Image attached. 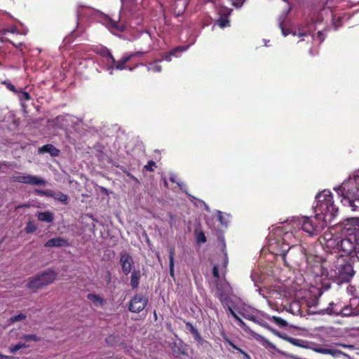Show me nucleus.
<instances>
[{"label": "nucleus", "instance_id": "c03bdc74", "mask_svg": "<svg viewBox=\"0 0 359 359\" xmlns=\"http://www.w3.org/2000/svg\"><path fill=\"white\" fill-rule=\"evenodd\" d=\"M145 53H146V52L137 51V52H134V53H132L128 55V56L130 57V60H132L133 57H135L143 56Z\"/></svg>", "mask_w": 359, "mask_h": 359}, {"label": "nucleus", "instance_id": "49530a36", "mask_svg": "<svg viewBox=\"0 0 359 359\" xmlns=\"http://www.w3.org/2000/svg\"><path fill=\"white\" fill-rule=\"evenodd\" d=\"M237 323L238 325L243 329L245 331H248L249 330V327L247 326V325L245 323V322L241 319L240 318L238 321H237Z\"/></svg>", "mask_w": 359, "mask_h": 359}, {"label": "nucleus", "instance_id": "473e14b6", "mask_svg": "<svg viewBox=\"0 0 359 359\" xmlns=\"http://www.w3.org/2000/svg\"><path fill=\"white\" fill-rule=\"evenodd\" d=\"M37 227L33 221H29L25 228V231L27 233H34L36 230Z\"/></svg>", "mask_w": 359, "mask_h": 359}, {"label": "nucleus", "instance_id": "4be33fe9", "mask_svg": "<svg viewBox=\"0 0 359 359\" xmlns=\"http://www.w3.org/2000/svg\"><path fill=\"white\" fill-rule=\"evenodd\" d=\"M287 311L290 312L294 316H302L300 304L298 301L292 302L287 309Z\"/></svg>", "mask_w": 359, "mask_h": 359}, {"label": "nucleus", "instance_id": "aec40b11", "mask_svg": "<svg viewBox=\"0 0 359 359\" xmlns=\"http://www.w3.org/2000/svg\"><path fill=\"white\" fill-rule=\"evenodd\" d=\"M352 227L351 229L354 236V239L356 241V247H358V252L359 253V218H352Z\"/></svg>", "mask_w": 359, "mask_h": 359}, {"label": "nucleus", "instance_id": "423d86ee", "mask_svg": "<svg viewBox=\"0 0 359 359\" xmlns=\"http://www.w3.org/2000/svg\"><path fill=\"white\" fill-rule=\"evenodd\" d=\"M57 276V272L53 270H48L41 274L29 278L27 287L33 292H36L38 290L53 283Z\"/></svg>", "mask_w": 359, "mask_h": 359}, {"label": "nucleus", "instance_id": "f704fd0d", "mask_svg": "<svg viewBox=\"0 0 359 359\" xmlns=\"http://www.w3.org/2000/svg\"><path fill=\"white\" fill-rule=\"evenodd\" d=\"M18 93H19V99L20 101H28L31 100L30 95L26 92L22 90V89L19 90Z\"/></svg>", "mask_w": 359, "mask_h": 359}, {"label": "nucleus", "instance_id": "3c124183", "mask_svg": "<svg viewBox=\"0 0 359 359\" xmlns=\"http://www.w3.org/2000/svg\"><path fill=\"white\" fill-rule=\"evenodd\" d=\"M285 18H286V15H284V16L283 17L282 21L279 23V27H280V28L281 29V30H282V32H283V35H285V36H286V35L287 34L285 32V29H284V27H283V21H284V20L285 19Z\"/></svg>", "mask_w": 359, "mask_h": 359}, {"label": "nucleus", "instance_id": "e2e57ef3", "mask_svg": "<svg viewBox=\"0 0 359 359\" xmlns=\"http://www.w3.org/2000/svg\"><path fill=\"white\" fill-rule=\"evenodd\" d=\"M154 314L155 318H156V311H154Z\"/></svg>", "mask_w": 359, "mask_h": 359}, {"label": "nucleus", "instance_id": "13d9d810", "mask_svg": "<svg viewBox=\"0 0 359 359\" xmlns=\"http://www.w3.org/2000/svg\"><path fill=\"white\" fill-rule=\"evenodd\" d=\"M0 359H11V358L8 355H3L2 353H0Z\"/></svg>", "mask_w": 359, "mask_h": 359}, {"label": "nucleus", "instance_id": "1a4fd4ad", "mask_svg": "<svg viewBox=\"0 0 359 359\" xmlns=\"http://www.w3.org/2000/svg\"><path fill=\"white\" fill-rule=\"evenodd\" d=\"M17 175H13L11 177V181L13 182H19L27 184L33 186H43L46 182L45 180L31 175H22L20 172H16Z\"/></svg>", "mask_w": 359, "mask_h": 359}, {"label": "nucleus", "instance_id": "5fc2aeb1", "mask_svg": "<svg viewBox=\"0 0 359 359\" xmlns=\"http://www.w3.org/2000/svg\"><path fill=\"white\" fill-rule=\"evenodd\" d=\"M307 34H308V33H307V32H299L297 33V35H298L299 36H306V35H307ZM294 34H297V33H294Z\"/></svg>", "mask_w": 359, "mask_h": 359}, {"label": "nucleus", "instance_id": "b1692460", "mask_svg": "<svg viewBox=\"0 0 359 359\" xmlns=\"http://www.w3.org/2000/svg\"><path fill=\"white\" fill-rule=\"evenodd\" d=\"M38 219L41 222H46L48 223L53 222L54 219L53 214L50 212L46 211L39 212L38 215Z\"/></svg>", "mask_w": 359, "mask_h": 359}, {"label": "nucleus", "instance_id": "6ab92c4d", "mask_svg": "<svg viewBox=\"0 0 359 359\" xmlns=\"http://www.w3.org/2000/svg\"><path fill=\"white\" fill-rule=\"evenodd\" d=\"M39 153H48L51 156H57L60 154V150L57 149L54 145L47 144L39 149Z\"/></svg>", "mask_w": 359, "mask_h": 359}, {"label": "nucleus", "instance_id": "58836bf2", "mask_svg": "<svg viewBox=\"0 0 359 359\" xmlns=\"http://www.w3.org/2000/svg\"><path fill=\"white\" fill-rule=\"evenodd\" d=\"M144 168L147 171L153 172L154 168H156V163L154 161H149Z\"/></svg>", "mask_w": 359, "mask_h": 359}, {"label": "nucleus", "instance_id": "2f4dec72", "mask_svg": "<svg viewBox=\"0 0 359 359\" xmlns=\"http://www.w3.org/2000/svg\"><path fill=\"white\" fill-rule=\"evenodd\" d=\"M29 347V345L26 344L25 343H18L15 345L11 346L9 348V351L11 353H15L18 350L22 348H27Z\"/></svg>", "mask_w": 359, "mask_h": 359}, {"label": "nucleus", "instance_id": "412c9836", "mask_svg": "<svg viewBox=\"0 0 359 359\" xmlns=\"http://www.w3.org/2000/svg\"><path fill=\"white\" fill-rule=\"evenodd\" d=\"M141 278V273L140 270H134L130 276V285L133 289H136Z\"/></svg>", "mask_w": 359, "mask_h": 359}, {"label": "nucleus", "instance_id": "6e6552de", "mask_svg": "<svg viewBox=\"0 0 359 359\" xmlns=\"http://www.w3.org/2000/svg\"><path fill=\"white\" fill-rule=\"evenodd\" d=\"M342 252L344 255H351L352 252L358 253V247H356V241L351 228L347 229V234L344 238L340 237L339 252Z\"/></svg>", "mask_w": 359, "mask_h": 359}, {"label": "nucleus", "instance_id": "37998d69", "mask_svg": "<svg viewBox=\"0 0 359 359\" xmlns=\"http://www.w3.org/2000/svg\"><path fill=\"white\" fill-rule=\"evenodd\" d=\"M224 342L226 343L229 346L232 347L233 349L238 351L239 352L240 348H238L237 346H236L228 337H225L224 339Z\"/></svg>", "mask_w": 359, "mask_h": 359}, {"label": "nucleus", "instance_id": "864d4df0", "mask_svg": "<svg viewBox=\"0 0 359 359\" xmlns=\"http://www.w3.org/2000/svg\"><path fill=\"white\" fill-rule=\"evenodd\" d=\"M108 62H110L113 65L116 62V60L114 57L112 55L111 53L109 54V55L107 57Z\"/></svg>", "mask_w": 359, "mask_h": 359}, {"label": "nucleus", "instance_id": "c85d7f7f", "mask_svg": "<svg viewBox=\"0 0 359 359\" xmlns=\"http://www.w3.org/2000/svg\"><path fill=\"white\" fill-rule=\"evenodd\" d=\"M87 298L94 304H102L104 302V300L102 297L93 293L88 294L87 295Z\"/></svg>", "mask_w": 359, "mask_h": 359}, {"label": "nucleus", "instance_id": "6e6d98bb", "mask_svg": "<svg viewBox=\"0 0 359 359\" xmlns=\"http://www.w3.org/2000/svg\"><path fill=\"white\" fill-rule=\"evenodd\" d=\"M100 191H101V192L102 194H107V195L108 194V190L106 188H104V187H100Z\"/></svg>", "mask_w": 359, "mask_h": 359}, {"label": "nucleus", "instance_id": "4468645a", "mask_svg": "<svg viewBox=\"0 0 359 359\" xmlns=\"http://www.w3.org/2000/svg\"><path fill=\"white\" fill-rule=\"evenodd\" d=\"M170 347L173 355L177 357L187 355L186 344L180 339L172 342Z\"/></svg>", "mask_w": 359, "mask_h": 359}, {"label": "nucleus", "instance_id": "e433bc0d", "mask_svg": "<svg viewBox=\"0 0 359 359\" xmlns=\"http://www.w3.org/2000/svg\"><path fill=\"white\" fill-rule=\"evenodd\" d=\"M217 25L221 28H224L229 25V20L226 17H221L217 20Z\"/></svg>", "mask_w": 359, "mask_h": 359}, {"label": "nucleus", "instance_id": "c9c22d12", "mask_svg": "<svg viewBox=\"0 0 359 359\" xmlns=\"http://www.w3.org/2000/svg\"><path fill=\"white\" fill-rule=\"evenodd\" d=\"M273 321L280 327H285L287 325V322L280 317L273 316Z\"/></svg>", "mask_w": 359, "mask_h": 359}, {"label": "nucleus", "instance_id": "bf43d9fd", "mask_svg": "<svg viewBox=\"0 0 359 359\" xmlns=\"http://www.w3.org/2000/svg\"><path fill=\"white\" fill-rule=\"evenodd\" d=\"M168 216H169L170 219H171V221H173L175 219V216L172 213H170V212L168 213Z\"/></svg>", "mask_w": 359, "mask_h": 359}, {"label": "nucleus", "instance_id": "f3484780", "mask_svg": "<svg viewBox=\"0 0 359 359\" xmlns=\"http://www.w3.org/2000/svg\"><path fill=\"white\" fill-rule=\"evenodd\" d=\"M69 243L66 239H64L60 237L53 238L48 240L45 244L44 246L46 248H53V247H66L68 246Z\"/></svg>", "mask_w": 359, "mask_h": 359}, {"label": "nucleus", "instance_id": "a18cd8bd", "mask_svg": "<svg viewBox=\"0 0 359 359\" xmlns=\"http://www.w3.org/2000/svg\"><path fill=\"white\" fill-rule=\"evenodd\" d=\"M235 7H241L245 0H229Z\"/></svg>", "mask_w": 359, "mask_h": 359}, {"label": "nucleus", "instance_id": "0e129e2a", "mask_svg": "<svg viewBox=\"0 0 359 359\" xmlns=\"http://www.w3.org/2000/svg\"><path fill=\"white\" fill-rule=\"evenodd\" d=\"M133 177V179H134V180L137 181V180L135 178V177Z\"/></svg>", "mask_w": 359, "mask_h": 359}, {"label": "nucleus", "instance_id": "f03ea898", "mask_svg": "<svg viewBox=\"0 0 359 359\" xmlns=\"http://www.w3.org/2000/svg\"><path fill=\"white\" fill-rule=\"evenodd\" d=\"M325 266H327V278L338 283H347L354 276L355 271L350 259L339 254L325 255Z\"/></svg>", "mask_w": 359, "mask_h": 359}, {"label": "nucleus", "instance_id": "5701e85b", "mask_svg": "<svg viewBox=\"0 0 359 359\" xmlns=\"http://www.w3.org/2000/svg\"><path fill=\"white\" fill-rule=\"evenodd\" d=\"M161 61L162 60H158L149 63L147 66V71L154 73L161 72L162 71V67L158 63Z\"/></svg>", "mask_w": 359, "mask_h": 359}, {"label": "nucleus", "instance_id": "dca6fc26", "mask_svg": "<svg viewBox=\"0 0 359 359\" xmlns=\"http://www.w3.org/2000/svg\"><path fill=\"white\" fill-rule=\"evenodd\" d=\"M313 350L316 353L322 354H329L334 357H338L339 355L342 354V352L337 349L332 348L328 346H321L320 345L313 347Z\"/></svg>", "mask_w": 359, "mask_h": 359}, {"label": "nucleus", "instance_id": "cd10ccee", "mask_svg": "<svg viewBox=\"0 0 359 359\" xmlns=\"http://www.w3.org/2000/svg\"><path fill=\"white\" fill-rule=\"evenodd\" d=\"M14 32H15V29H12V30L4 29V30H3L2 32H1V35L2 36H0V40L1 41H8L10 43L13 44L15 47H20L22 45L21 43H19L18 44H16V43H13V41H10L8 39L5 38L4 36L6 35L8 33H14Z\"/></svg>", "mask_w": 359, "mask_h": 359}, {"label": "nucleus", "instance_id": "20e7f679", "mask_svg": "<svg viewBox=\"0 0 359 359\" xmlns=\"http://www.w3.org/2000/svg\"><path fill=\"white\" fill-rule=\"evenodd\" d=\"M338 194H341V202L348 206L353 211H359V176L344 182L338 188Z\"/></svg>", "mask_w": 359, "mask_h": 359}, {"label": "nucleus", "instance_id": "ddd939ff", "mask_svg": "<svg viewBox=\"0 0 359 359\" xmlns=\"http://www.w3.org/2000/svg\"><path fill=\"white\" fill-rule=\"evenodd\" d=\"M106 25L107 28L111 30V32H121L125 30L126 25L124 22L120 20V17H118V20L112 19L109 17L106 18Z\"/></svg>", "mask_w": 359, "mask_h": 359}, {"label": "nucleus", "instance_id": "a878e982", "mask_svg": "<svg viewBox=\"0 0 359 359\" xmlns=\"http://www.w3.org/2000/svg\"><path fill=\"white\" fill-rule=\"evenodd\" d=\"M50 197L53 198L54 199H55L57 201H61L62 203H63L65 204L67 203V201L69 199L68 195L63 194L62 192H60V191L57 192V193H54L52 191H50Z\"/></svg>", "mask_w": 359, "mask_h": 359}, {"label": "nucleus", "instance_id": "f8f14e48", "mask_svg": "<svg viewBox=\"0 0 359 359\" xmlns=\"http://www.w3.org/2000/svg\"><path fill=\"white\" fill-rule=\"evenodd\" d=\"M120 264L125 275H128L132 270L134 263L133 257L127 252H122L120 255Z\"/></svg>", "mask_w": 359, "mask_h": 359}, {"label": "nucleus", "instance_id": "bb28decb", "mask_svg": "<svg viewBox=\"0 0 359 359\" xmlns=\"http://www.w3.org/2000/svg\"><path fill=\"white\" fill-rule=\"evenodd\" d=\"M175 248L170 247L169 250V271H170V275L172 277H174V257H175Z\"/></svg>", "mask_w": 359, "mask_h": 359}, {"label": "nucleus", "instance_id": "8fccbe9b", "mask_svg": "<svg viewBox=\"0 0 359 359\" xmlns=\"http://www.w3.org/2000/svg\"><path fill=\"white\" fill-rule=\"evenodd\" d=\"M231 305H228V306L225 307L226 309L229 312V313L232 316L233 318H234L237 314L235 313V311L233 310Z\"/></svg>", "mask_w": 359, "mask_h": 359}, {"label": "nucleus", "instance_id": "a211bd4d", "mask_svg": "<svg viewBox=\"0 0 359 359\" xmlns=\"http://www.w3.org/2000/svg\"><path fill=\"white\" fill-rule=\"evenodd\" d=\"M218 298L223 304L224 307H226L228 305L232 304V300L230 297V293L229 290L224 289H218Z\"/></svg>", "mask_w": 359, "mask_h": 359}, {"label": "nucleus", "instance_id": "052dcab7", "mask_svg": "<svg viewBox=\"0 0 359 359\" xmlns=\"http://www.w3.org/2000/svg\"><path fill=\"white\" fill-rule=\"evenodd\" d=\"M324 287H325V289H328L330 287V283H325L324 285H323Z\"/></svg>", "mask_w": 359, "mask_h": 359}, {"label": "nucleus", "instance_id": "4c0bfd02", "mask_svg": "<svg viewBox=\"0 0 359 359\" xmlns=\"http://www.w3.org/2000/svg\"><path fill=\"white\" fill-rule=\"evenodd\" d=\"M105 341L107 345L112 346L115 345L117 342V337L114 334L109 335L106 339Z\"/></svg>", "mask_w": 359, "mask_h": 359}, {"label": "nucleus", "instance_id": "2eb2a0df", "mask_svg": "<svg viewBox=\"0 0 359 359\" xmlns=\"http://www.w3.org/2000/svg\"><path fill=\"white\" fill-rule=\"evenodd\" d=\"M186 329L189 330L192 334L194 340L196 341L197 344L199 346H204L208 344V341H205L200 334L198 330L189 322H187L185 323Z\"/></svg>", "mask_w": 359, "mask_h": 359}, {"label": "nucleus", "instance_id": "680f3d73", "mask_svg": "<svg viewBox=\"0 0 359 359\" xmlns=\"http://www.w3.org/2000/svg\"><path fill=\"white\" fill-rule=\"evenodd\" d=\"M235 320L237 322L241 318L237 315L234 318Z\"/></svg>", "mask_w": 359, "mask_h": 359}, {"label": "nucleus", "instance_id": "9b49d317", "mask_svg": "<svg viewBox=\"0 0 359 359\" xmlns=\"http://www.w3.org/2000/svg\"><path fill=\"white\" fill-rule=\"evenodd\" d=\"M148 304V299L142 294H135L128 303V310L132 313H140Z\"/></svg>", "mask_w": 359, "mask_h": 359}, {"label": "nucleus", "instance_id": "393cba45", "mask_svg": "<svg viewBox=\"0 0 359 359\" xmlns=\"http://www.w3.org/2000/svg\"><path fill=\"white\" fill-rule=\"evenodd\" d=\"M130 60V57L127 55L123 56L121 60L116 61L114 67L118 70H123L126 68V63Z\"/></svg>", "mask_w": 359, "mask_h": 359}, {"label": "nucleus", "instance_id": "4d7b16f0", "mask_svg": "<svg viewBox=\"0 0 359 359\" xmlns=\"http://www.w3.org/2000/svg\"><path fill=\"white\" fill-rule=\"evenodd\" d=\"M288 341H289L290 342H291L292 344H295V345H297V342H296V341H297V339H296L289 338V339H288Z\"/></svg>", "mask_w": 359, "mask_h": 359}, {"label": "nucleus", "instance_id": "a19ab883", "mask_svg": "<svg viewBox=\"0 0 359 359\" xmlns=\"http://www.w3.org/2000/svg\"><path fill=\"white\" fill-rule=\"evenodd\" d=\"M34 193L36 195H39V196H48V197H50V190L36 189L34 191Z\"/></svg>", "mask_w": 359, "mask_h": 359}, {"label": "nucleus", "instance_id": "72a5a7b5", "mask_svg": "<svg viewBox=\"0 0 359 359\" xmlns=\"http://www.w3.org/2000/svg\"><path fill=\"white\" fill-rule=\"evenodd\" d=\"M21 338L27 341H33L36 342L41 341V338L36 334H23Z\"/></svg>", "mask_w": 359, "mask_h": 359}, {"label": "nucleus", "instance_id": "ea45409f", "mask_svg": "<svg viewBox=\"0 0 359 359\" xmlns=\"http://www.w3.org/2000/svg\"><path fill=\"white\" fill-rule=\"evenodd\" d=\"M196 241H197V243H198L206 242V241H207L206 236L203 231H200L197 233Z\"/></svg>", "mask_w": 359, "mask_h": 359}, {"label": "nucleus", "instance_id": "39448f33", "mask_svg": "<svg viewBox=\"0 0 359 359\" xmlns=\"http://www.w3.org/2000/svg\"><path fill=\"white\" fill-rule=\"evenodd\" d=\"M306 271L316 278H327V266H325V256L324 257L316 255H306Z\"/></svg>", "mask_w": 359, "mask_h": 359}, {"label": "nucleus", "instance_id": "de8ad7c7", "mask_svg": "<svg viewBox=\"0 0 359 359\" xmlns=\"http://www.w3.org/2000/svg\"><path fill=\"white\" fill-rule=\"evenodd\" d=\"M111 53L110 50L106 48H103L101 51H100V55L104 57H106L107 58L108 56L109 55V54Z\"/></svg>", "mask_w": 359, "mask_h": 359}, {"label": "nucleus", "instance_id": "0eeeda50", "mask_svg": "<svg viewBox=\"0 0 359 359\" xmlns=\"http://www.w3.org/2000/svg\"><path fill=\"white\" fill-rule=\"evenodd\" d=\"M340 236L331 232L325 231L320 242L327 254H339Z\"/></svg>", "mask_w": 359, "mask_h": 359}, {"label": "nucleus", "instance_id": "9d476101", "mask_svg": "<svg viewBox=\"0 0 359 359\" xmlns=\"http://www.w3.org/2000/svg\"><path fill=\"white\" fill-rule=\"evenodd\" d=\"M328 313H335L339 314L341 313L343 316H355L359 313V297H354L351 298L349 301V304L346 306H344L343 308L340 309L339 311L332 309L327 312Z\"/></svg>", "mask_w": 359, "mask_h": 359}, {"label": "nucleus", "instance_id": "f257e3e1", "mask_svg": "<svg viewBox=\"0 0 359 359\" xmlns=\"http://www.w3.org/2000/svg\"><path fill=\"white\" fill-rule=\"evenodd\" d=\"M316 205L314 217H303L298 219L302 229L309 236L318 235L326 226L327 221L331 222L338 212V208L334 204L332 193L323 190L316 196Z\"/></svg>", "mask_w": 359, "mask_h": 359}, {"label": "nucleus", "instance_id": "c756f323", "mask_svg": "<svg viewBox=\"0 0 359 359\" xmlns=\"http://www.w3.org/2000/svg\"><path fill=\"white\" fill-rule=\"evenodd\" d=\"M26 318H27V316L22 313H20L18 315L11 316L9 318L8 322L10 323H15L16 322L22 321V320H25Z\"/></svg>", "mask_w": 359, "mask_h": 359}, {"label": "nucleus", "instance_id": "7ed1b4c3", "mask_svg": "<svg viewBox=\"0 0 359 359\" xmlns=\"http://www.w3.org/2000/svg\"><path fill=\"white\" fill-rule=\"evenodd\" d=\"M287 229V225L277 227L274 232L275 237L271 238L269 241L271 253L281 257L285 266H289L286 259L287 252L296 245L293 232L288 231Z\"/></svg>", "mask_w": 359, "mask_h": 359}, {"label": "nucleus", "instance_id": "09e8293b", "mask_svg": "<svg viewBox=\"0 0 359 359\" xmlns=\"http://www.w3.org/2000/svg\"><path fill=\"white\" fill-rule=\"evenodd\" d=\"M212 275L215 278H218L219 277V269L217 266H214L212 269Z\"/></svg>", "mask_w": 359, "mask_h": 359}, {"label": "nucleus", "instance_id": "603ef678", "mask_svg": "<svg viewBox=\"0 0 359 359\" xmlns=\"http://www.w3.org/2000/svg\"><path fill=\"white\" fill-rule=\"evenodd\" d=\"M239 353H241L243 355V359H251L250 355H248L243 349H239Z\"/></svg>", "mask_w": 359, "mask_h": 359}, {"label": "nucleus", "instance_id": "7c9ffc66", "mask_svg": "<svg viewBox=\"0 0 359 359\" xmlns=\"http://www.w3.org/2000/svg\"><path fill=\"white\" fill-rule=\"evenodd\" d=\"M184 50V48L182 47H176L175 48L172 50H171L170 52L169 53H167L165 54V55L163 56V60H166V61H170L171 60V57L175 55L176 52L177 51H182Z\"/></svg>", "mask_w": 359, "mask_h": 359}, {"label": "nucleus", "instance_id": "79ce46f5", "mask_svg": "<svg viewBox=\"0 0 359 359\" xmlns=\"http://www.w3.org/2000/svg\"><path fill=\"white\" fill-rule=\"evenodd\" d=\"M4 84L6 86V88H7L9 90H11V91H12V92H13V93H18V89L15 88V86L13 84H12L11 82L4 81Z\"/></svg>", "mask_w": 359, "mask_h": 359}]
</instances>
